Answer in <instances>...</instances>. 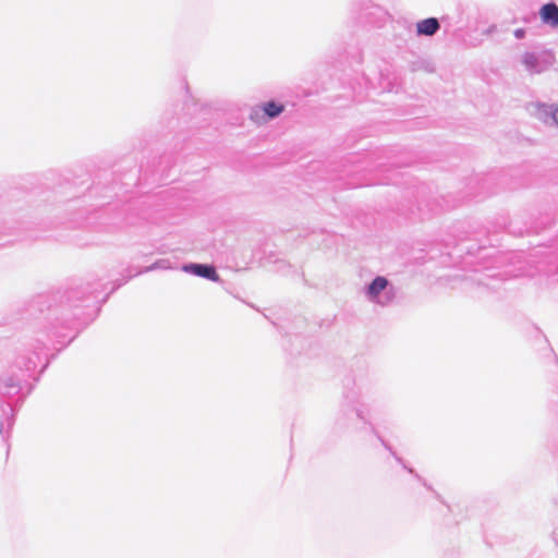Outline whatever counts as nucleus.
Segmentation results:
<instances>
[{
  "instance_id": "f257e3e1",
  "label": "nucleus",
  "mask_w": 558,
  "mask_h": 558,
  "mask_svg": "<svg viewBox=\"0 0 558 558\" xmlns=\"http://www.w3.org/2000/svg\"><path fill=\"white\" fill-rule=\"evenodd\" d=\"M362 295L372 305L386 307L396 299V288L384 276H377L362 288Z\"/></svg>"
},
{
  "instance_id": "f03ea898",
  "label": "nucleus",
  "mask_w": 558,
  "mask_h": 558,
  "mask_svg": "<svg viewBox=\"0 0 558 558\" xmlns=\"http://www.w3.org/2000/svg\"><path fill=\"white\" fill-rule=\"evenodd\" d=\"M520 62L530 74H541L553 66L555 56L547 49L526 50L521 54Z\"/></svg>"
},
{
  "instance_id": "7ed1b4c3",
  "label": "nucleus",
  "mask_w": 558,
  "mask_h": 558,
  "mask_svg": "<svg viewBox=\"0 0 558 558\" xmlns=\"http://www.w3.org/2000/svg\"><path fill=\"white\" fill-rule=\"evenodd\" d=\"M284 110V106L276 101H267L251 109L250 119L257 124H265L277 118Z\"/></svg>"
},
{
  "instance_id": "20e7f679",
  "label": "nucleus",
  "mask_w": 558,
  "mask_h": 558,
  "mask_svg": "<svg viewBox=\"0 0 558 558\" xmlns=\"http://www.w3.org/2000/svg\"><path fill=\"white\" fill-rule=\"evenodd\" d=\"M555 107L556 105L554 104L533 101L526 105V110L530 116L544 123H548L554 119Z\"/></svg>"
},
{
  "instance_id": "39448f33",
  "label": "nucleus",
  "mask_w": 558,
  "mask_h": 558,
  "mask_svg": "<svg viewBox=\"0 0 558 558\" xmlns=\"http://www.w3.org/2000/svg\"><path fill=\"white\" fill-rule=\"evenodd\" d=\"M183 270L190 274H193L195 276L209 279L211 281H219V276L216 272V269L213 266L209 265H203V264H190L185 265L183 267Z\"/></svg>"
},
{
  "instance_id": "423d86ee",
  "label": "nucleus",
  "mask_w": 558,
  "mask_h": 558,
  "mask_svg": "<svg viewBox=\"0 0 558 558\" xmlns=\"http://www.w3.org/2000/svg\"><path fill=\"white\" fill-rule=\"evenodd\" d=\"M539 16L544 24L558 28V7L555 3L544 4L539 10Z\"/></svg>"
},
{
  "instance_id": "0eeeda50",
  "label": "nucleus",
  "mask_w": 558,
  "mask_h": 558,
  "mask_svg": "<svg viewBox=\"0 0 558 558\" xmlns=\"http://www.w3.org/2000/svg\"><path fill=\"white\" fill-rule=\"evenodd\" d=\"M439 28L440 24L435 17L425 19L416 23L417 35L433 36L439 31Z\"/></svg>"
},
{
  "instance_id": "6e6552de",
  "label": "nucleus",
  "mask_w": 558,
  "mask_h": 558,
  "mask_svg": "<svg viewBox=\"0 0 558 558\" xmlns=\"http://www.w3.org/2000/svg\"><path fill=\"white\" fill-rule=\"evenodd\" d=\"M163 264H165V260L156 262L151 266L147 267L145 269V271H150V270H154V269H157V268H165L166 266Z\"/></svg>"
},
{
  "instance_id": "1a4fd4ad",
  "label": "nucleus",
  "mask_w": 558,
  "mask_h": 558,
  "mask_svg": "<svg viewBox=\"0 0 558 558\" xmlns=\"http://www.w3.org/2000/svg\"><path fill=\"white\" fill-rule=\"evenodd\" d=\"M514 36L518 39H521L525 36V31L523 28H518L514 31Z\"/></svg>"
},
{
  "instance_id": "9d476101",
  "label": "nucleus",
  "mask_w": 558,
  "mask_h": 558,
  "mask_svg": "<svg viewBox=\"0 0 558 558\" xmlns=\"http://www.w3.org/2000/svg\"><path fill=\"white\" fill-rule=\"evenodd\" d=\"M553 122L558 125V105L555 107Z\"/></svg>"
},
{
  "instance_id": "9b49d317",
  "label": "nucleus",
  "mask_w": 558,
  "mask_h": 558,
  "mask_svg": "<svg viewBox=\"0 0 558 558\" xmlns=\"http://www.w3.org/2000/svg\"><path fill=\"white\" fill-rule=\"evenodd\" d=\"M2 433V424L0 423V434Z\"/></svg>"
}]
</instances>
